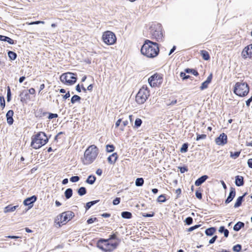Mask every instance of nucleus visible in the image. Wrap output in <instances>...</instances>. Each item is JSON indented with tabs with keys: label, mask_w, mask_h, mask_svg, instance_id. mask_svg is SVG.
<instances>
[{
	"label": "nucleus",
	"mask_w": 252,
	"mask_h": 252,
	"mask_svg": "<svg viewBox=\"0 0 252 252\" xmlns=\"http://www.w3.org/2000/svg\"><path fill=\"white\" fill-rule=\"evenodd\" d=\"M31 146L35 149H37L44 145L48 141V138L44 132H40L32 136Z\"/></svg>",
	"instance_id": "nucleus-3"
},
{
	"label": "nucleus",
	"mask_w": 252,
	"mask_h": 252,
	"mask_svg": "<svg viewBox=\"0 0 252 252\" xmlns=\"http://www.w3.org/2000/svg\"><path fill=\"white\" fill-rule=\"evenodd\" d=\"M195 195H196V197L199 199H201L202 198V194L201 192L196 191L195 192Z\"/></svg>",
	"instance_id": "nucleus-57"
},
{
	"label": "nucleus",
	"mask_w": 252,
	"mask_h": 252,
	"mask_svg": "<svg viewBox=\"0 0 252 252\" xmlns=\"http://www.w3.org/2000/svg\"><path fill=\"white\" fill-rule=\"evenodd\" d=\"M122 217L125 219H130L132 217V214L129 212H123L122 213Z\"/></svg>",
	"instance_id": "nucleus-30"
},
{
	"label": "nucleus",
	"mask_w": 252,
	"mask_h": 252,
	"mask_svg": "<svg viewBox=\"0 0 252 252\" xmlns=\"http://www.w3.org/2000/svg\"><path fill=\"white\" fill-rule=\"evenodd\" d=\"M208 177L207 175H203L198 178L195 182V185L196 186H200L203 183H204L207 179Z\"/></svg>",
	"instance_id": "nucleus-17"
},
{
	"label": "nucleus",
	"mask_w": 252,
	"mask_h": 252,
	"mask_svg": "<svg viewBox=\"0 0 252 252\" xmlns=\"http://www.w3.org/2000/svg\"><path fill=\"white\" fill-rule=\"evenodd\" d=\"M13 115V111L12 110H9L6 115V118H12Z\"/></svg>",
	"instance_id": "nucleus-49"
},
{
	"label": "nucleus",
	"mask_w": 252,
	"mask_h": 252,
	"mask_svg": "<svg viewBox=\"0 0 252 252\" xmlns=\"http://www.w3.org/2000/svg\"><path fill=\"white\" fill-rule=\"evenodd\" d=\"M58 117V115L57 114L50 113L48 116V118L49 119H52L55 118H57Z\"/></svg>",
	"instance_id": "nucleus-52"
},
{
	"label": "nucleus",
	"mask_w": 252,
	"mask_h": 252,
	"mask_svg": "<svg viewBox=\"0 0 252 252\" xmlns=\"http://www.w3.org/2000/svg\"><path fill=\"white\" fill-rule=\"evenodd\" d=\"M96 220V218H90L89 220H88L87 222L88 224H91V223H93Z\"/></svg>",
	"instance_id": "nucleus-53"
},
{
	"label": "nucleus",
	"mask_w": 252,
	"mask_h": 252,
	"mask_svg": "<svg viewBox=\"0 0 252 252\" xmlns=\"http://www.w3.org/2000/svg\"><path fill=\"white\" fill-rule=\"evenodd\" d=\"M98 153V149L95 145H90L85 150L84 156L81 158L82 163L86 165L92 163L96 158Z\"/></svg>",
	"instance_id": "nucleus-2"
},
{
	"label": "nucleus",
	"mask_w": 252,
	"mask_h": 252,
	"mask_svg": "<svg viewBox=\"0 0 252 252\" xmlns=\"http://www.w3.org/2000/svg\"><path fill=\"white\" fill-rule=\"evenodd\" d=\"M166 201L165 196L164 195H160L158 198V201L159 202H164Z\"/></svg>",
	"instance_id": "nucleus-38"
},
{
	"label": "nucleus",
	"mask_w": 252,
	"mask_h": 252,
	"mask_svg": "<svg viewBox=\"0 0 252 252\" xmlns=\"http://www.w3.org/2000/svg\"><path fill=\"white\" fill-rule=\"evenodd\" d=\"M0 106L2 108H4L5 107V99L4 97L2 96H0Z\"/></svg>",
	"instance_id": "nucleus-43"
},
{
	"label": "nucleus",
	"mask_w": 252,
	"mask_h": 252,
	"mask_svg": "<svg viewBox=\"0 0 252 252\" xmlns=\"http://www.w3.org/2000/svg\"><path fill=\"white\" fill-rule=\"evenodd\" d=\"M78 194L82 196L86 193V189L84 187H81L78 190Z\"/></svg>",
	"instance_id": "nucleus-35"
},
{
	"label": "nucleus",
	"mask_w": 252,
	"mask_h": 252,
	"mask_svg": "<svg viewBox=\"0 0 252 252\" xmlns=\"http://www.w3.org/2000/svg\"><path fill=\"white\" fill-rule=\"evenodd\" d=\"M242 55L243 58H251L252 57V44L246 47L243 50Z\"/></svg>",
	"instance_id": "nucleus-13"
},
{
	"label": "nucleus",
	"mask_w": 252,
	"mask_h": 252,
	"mask_svg": "<svg viewBox=\"0 0 252 252\" xmlns=\"http://www.w3.org/2000/svg\"><path fill=\"white\" fill-rule=\"evenodd\" d=\"M180 77L182 78L183 80H186L190 78V76L186 75L185 72H181L180 73Z\"/></svg>",
	"instance_id": "nucleus-41"
},
{
	"label": "nucleus",
	"mask_w": 252,
	"mask_h": 252,
	"mask_svg": "<svg viewBox=\"0 0 252 252\" xmlns=\"http://www.w3.org/2000/svg\"><path fill=\"white\" fill-rule=\"evenodd\" d=\"M141 53L148 58H154L159 52L158 44L149 40H146L141 49Z\"/></svg>",
	"instance_id": "nucleus-1"
},
{
	"label": "nucleus",
	"mask_w": 252,
	"mask_h": 252,
	"mask_svg": "<svg viewBox=\"0 0 252 252\" xmlns=\"http://www.w3.org/2000/svg\"><path fill=\"white\" fill-rule=\"evenodd\" d=\"M240 154V152H235L234 153L230 152V157L234 159H236L239 156Z\"/></svg>",
	"instance_id": "nucleus-36"
},
{
	"label": "nucleus",
	"mask_w": 252,
	"mask_h": 252,
	"mask_svg": "<svg viewBox=\"0 0 252 252\" xmlns=\"http://www.w3.org/2000/svg\"><path fill=\"white\" fill-rule=\"evenodd\" d=\"M81 100V97L77 95H74L71 99V102L72 104L75 103L76 102H79Z\"/></svg>",
	"instance_id": "nucleus-29"
},
{
	"label": "nucleus",
	"mask_w": 252,
	"mask_h": 252,
	"mask_svg": "<svg viewBox=\"0 0 252 252\" xmlns=\"http://www.w3.org/2000/svg\"><path fill=\"white\" fill-rule=\"evenodd\" d=\"M235 184L238 187L243 185V177L240 176H237L235 178Z\"/></svg>",
	"instance_id": "nucleus-22"
},
{
	"label": "nucleus",
	"mask_w": 252,
	"mask_h": 252,
	"mask_svg": "<svg viewBox=\"0 0 252 252\" xmlns=\"http://www.w3.org/2000/svg\"><path fill=\"white\" fill-rule=\"evenodd\" d=\"M225 228H224V226H220V227L219 229V231L220 233H223V231L225 230Z\"/></svg>",
	"instance_id": "nucleus-62"
},
{
	"label": "nucleus",
	"mask_w": 252,
	"mask_h": 252,
	"mask_svg": "<svg viewBox=\"0 0 252 252\" xmlns=\"http://www.w3.org/2000/svg\"><path fill=\"white\" fill-rule=\"evenodd\" d=\"M98 201V200H95V201H91V202H88L87 204H86V210H88L89 209H90L91 208V207L95 204V203H96Z\"/></svg>",
	"instance_id": "nucleus-33"
},
{
	"label": "nucleus",
	"mask_w": 252,
	"mask_h": 252,
	"mask_svg": "<svg viewBox=\"0 0 252 252\" xmlns=\"http://www.w3.org/2000/svg\"><path fill=\"white\" fill-rule=\"evenodd\" d=\"M44 24V22L42 21H37L31 22L29 24V25H37V24Z\"/></svg>",
	"instance_id": "nucleus-51"
},
{
	"label": "nucleus",
	"mask_w": 252,
	"mask_h": 252,
	"mask_svg": "<svg viewBox=\"0 0 252 252\" xmlns=\"http://www.w3.org/2000/svg\"><path fill=\"white\" fill-rule=\"evenodd\" d=\"M199 226V225H196L190 227L188 229V231L190 232L194 230L195 229L198 228Z\"/></svg>",
	"instance_id": "nucleus-54"
},
{
	"label": "nucleus",
	"mask_w": 252,
	"mask_h": 252,
	"mask_svg": "<svg viewBox=\"0 0 252 252\" xmlns=\"http://www.w3.org/2000/svg\"><path fill=\"white\" fill-rule=\"evenodd\" d=\"M64 195L66 199L70 198L72 195V190L71 189H67L64 192Z\"/></svg>",
	"instance_id": "nucleus-28"
},
{
	"label": "nucleus",
	"mask_w": 252,
	"mask_h": 252,
	"mask_svg": "<svg viewBox=\"0 0 252 252\" xmlns=\"http://www.w3.org/2000/svg\"><path fill=\"white\" fill-rule=\"evenodd\" d=\"M185 72L188 73H192L195 76H197L198 75V72L193 69L187 68L185 69Z\"/></svg>",
	"instance_id": "nucleus-32"
},
{
	"label": "nucleus",
	"mask_w": 252,
	"mask_h": 252,
	"mask_svg": "<svg viewBox=\"0 0 252 252\" xmlns=\"http://www.w3.org/2000/svg\"><path fill=\"white\" fill-rule=\"evenodd\" d=\"M144 184V180L143 178H137L135 181L136 186H141Z\"/></svg>",
	"instance_id": "nucleus-34"
},
{
	"label": "nucleus",
	"mask_w": 252,
	"mask_h": 252,
	"mask_svg": "<svg viewBox=\"0 0 252 252\" xmlns=\"http://www.w3.org/2000/svg\"><path fill=\"white\" fill-rule=\"evenodd\" d=\"M120 202V198L119 197L116 198L113 201V204L114 205H118Z\"/></svg>",
	"instance_id": "nucleus-50"
},
{
	"label": "nucleus",
	"mask_w": 252,
	"mask_h": 252,
	"mask_svg": "<svg viewBox=\"0 0 252 252\" xmlns=\"http://www.w3.org/2000/svg\"><path fill=\"white\" fill-rule=\"evenodd\" d=\"M236 192L234 188H231L230 189V191L229 192V195L227 197V199L225 201V203L226 204H228L232 201L234 197L235 196Z\"/></svg>",
	"instance_id": "nucleus-15"
},
{
	"label": "nucleus",
	"mask_w": 252,
	"mask_h": 252,
	"mask_svg": "<svg viewBox=\"0 0 252 252\" xmlns=\"http://www.w3.org/2000/svg\"><path fill=\"white\" fill-rule=\"evenodd\" d=\"M96 180V178L93 175H90L87 179L86 180V183L90 184V185H93L94 184Z\"/></svg>",
	"instance_id": "nucleus-24"
},
{
	"label": "nucleus",
	"mask_w": 252,
	"mask_h": 252,
	"mask_svg": "<svg viewBox=\"0 0 252 252\" xmlns=\"http://www.w3.org/2000/svg\"><path fill=\"white\" fill-rule=\"evenodd\" d=\"M35 92V90L33 88H31L28 90V93L32 94H34Z\"/></svg>",
	"instance_id": "nucleus-59"
},
{
	"label": "nucleus",
	"mask_w": 252,
	"mask_h": 252,
	"mask_svg": "<svg viewBox=\"0 0 252 252\" xmlns=\"http://www.w3.org/2000/svg\"><path fill=\"white\" fill-rule=\"evenodd\" d=\"M185 221L187 224L189 225L192 222V219L191 217H188L185 220Z\"/></svg>",
	"instance_id": "nucleus-48"
},
{
	"label": "nucleus",
	"mask_w": 252,
	"mask_h": 252,
	"mask_svg": "<svg viewBox=\"0 0 252 252\" xmlns=\"http://www.w3.org/2000/svg\"><path fill=\"white\" fill-rule=\"evenodd\" d=\"M224 236L225 237H227L229 234V231L227 229H225V230L223 231Z\"/></svg>",
	"instance_id": "nucleus-64"
},
{
	"label": "nucleus",
	"mask_w": 252,
	"mask_h": 252,
	"mask_svg": "<svg viewBox=\"0 0 252 252\" xmlns=\"http://www.w3.org/2000/svg\"><path fill=\"white\" fill-rule=\"evenodd\" d=\"M248 164L249 167L252 168V158L248 159Z\"/></svg>",
	"instance_id": "nucleus-61"
},
{
	"label": "nucleus",
	"mask_w": 252,
	"mask_h": 252,
	"mask_svg": "<svg viewBox=\"0 0 252 252\" xmlns=\"http://www.w3.org/2000/svg\"><path fill=\"white\" fill-rule=\"evenodd\" d=\"M245 195H246V193H245L243 195H242L241 196H239L237 198V199L236 201V202L234 205V208H236L241 206L242 202L243 200V198Z\"/></svg>",
	"instance_id": "nucleus-23"
},
{
	"label": "nucleus",
	"mask_w": 252,
	"mask_h": 252,
	"mask_svg": "<svg viewBox=\"0 0 252 252\" xmlns=\"http://www.w3.org/2000/svg\"><path fill=\"white\" fill-rule=\"evenodd\" d=\"M212 79V74H211L207 77V80L203 82L200 87L201 90H203L208 88V85L211 83Z\"/></svg>",
	"instance_id": "nucleus-16"
},
{
	"label": "nucleus",
	"mask_w": 252,
	"mask_h": 252,
	"mask_svg": "<svg viewBox=\"0 0 252 252\" xmlns=\"http://www.w3.org/2000/svg\"><path fill=\"white\" fill-rule=\"evenodd\" d=\"M244 226V223L242 222L239 221L233 227V229L235 231H239L242 227Z\"/></svg>",
	"instance_id": "nucleus-25"
},
{
	"label": "nucleus",
	"mask_w": 252,
	"mask_h": 252,
	"mask_svg": "<svg viewBox=\"0 0 252 252\" xmlns=\"http://www.w3.org/2000/svg\"><path fill=\"white\" fill-rule=\"evenodd\" d=\"M18 207V205L12 206L11 205H8L6 206L4 208L3 212L5 213H7L9 212H14L17 208Z\"/></svg>",
	"instance_id": "nucleus-19"
},
{
	"label": "nucleus",
	"mask_w": 252,
	"mask_h": 252,
	"mask_svg": "<svg viewBox=\"0 0 252 252\" xmlns=\"http://www.w3.org/2000/svg\"><path fill=\"white\" fill-rule=\"evenodd\" d=\"M142 123V120L139 118H137L134 122V126H140Z\"/></svg>",
	"instance_id": "nucleus-44"
},
{
	"label": "nucleus",
	"mask_w": 252,
	"mask_h": 252,
	"mask_svg": "<svg viewBox=\"0 0 252 252\" xmlns=\"http://www.w3.org/2000/svg\"><path fill=\"white\" fill-rule=\"evenodd\" d=\"M24 95V98L28 99L29 97V93L27 91H23L20 94L21 96Z\"/></svg>",
	"instance_id": "nucleus-42"
},
{
	"label": "nucleus",
	"mask_w": 252,
	"mask_h": 252,
	"mask_svg": "<svg viewBox=\"0 0 252 252\" xmlns=\"http://www.w3.org/2000/svg\"><path fill=\"white\" fill-rule=\"evenodd\" d=\"M11 91L9 87H8L7 88V101L9 102L11 100Z\"/></svg>",
	"instance_id": "nucleus-40"
},
{
	"label": "nucleus",
	"mask_w": 252,
	"mask_h": 252,
	"mask_svg": "<svg viewBox=\"0 0 252 252\" xmlns=\"http://www.w3.org/2000/svg\"><path fill=\"white\" fill-rule=\"evenodd\" d=\"M69 97H70V94H69V92H68L67 93H66L65 94L63 95V98L65 99L68 98Z\"/></svg>",
	"instance_id": "nucleus-60"
},
{
	"label": "nucleus",
	"mask_w": 252,
	"mask_h": 252,
	"mask_svg": "<svg viewBox=\"0 0 252 252\" xmlns=\"http://www.w3.org/2000/svg\"><path fill=\"white\" fill-rule=\"evenodd\" d=\"M60 80L63 83L71 85L76 82V74L71 72L65 73L61 76Z\"/></svg>",
	"instance_id": "nucleus-9"
},
{
	"label": "nucleus",
	"mask_w": 252,
	"mask_h": 252,
	"mask_svg": "<svg viewBox=\"0 0 252 252\" xmlns=\"http://www.w3.org/2000/svg\"><path fill=\"white\" fill-rule=\"evenodd\" d=\"M227 135L224 133L220 134L215 140L216 144L219 146H223L227 143Z\"/></svg>",
	"instance_id": "nucleus-12"
},
{
	"label": "nucleus",
	"mask_w": 252,
	"mask_h": 252,
	"mask_svg": "<svg viewBox=\"0 0 252 252\" xmlns=\"http://www.w3.org/2000/svg\"><path fill=\"white\" fill-rule=\"evenodd\" d=\"M252 101V96L249 98L246 102V104L247 106H249L251 102Z\"/></svg>",
	"instance_id": "nucleus-56"
},
{
	"label": "nucleus",
	"mask_w": 252,
	"mask_h": 252,
	"mask_svg": "<svg viewBox=\"0 0 252 252\" xmlns=\"http://www.w3.org/2000/svg\"><path fill=\"white\" fill-rule=\"evenodd\" d=\"M241 249V246L240 245H238V244L234 246L233 248V250L234 252H240Z\"/></svg>",
	"instance_id": "nucleus-45"
},
{
	"label": "nucleus",
	"mask_w": 252,
	"mask_h": 252,
	"mask_svg": "<svg viewBox=\"0 0 252 252\" xmlns=\"http://www.w3.org/2000/svg\"><path fill=\"white\" fill-rule=\"evenodd\" d=\"M79 180V177L78 176H73L70 179V181L73 183L77 182Z\"/></svg>",
	"instance_id": "nucleus-47"
},
{
	"label": "nucleus",
	"mask_w": 252,
	"mask_h": 252,
	"mask_svg": "<svg viewBox=\"0 0 252 252\" xmlns=\"http://www.w3.org/2000/svg\"><path fill=\"white\" fill-rule=\"evenodd\" d=\"M106 147L108 152H112L114 150V147L112 145H107Z\"/></svg>",
	"instance_id": "nucleus-39"
},
{
	"label": "nucleus",
	"mask_w": 252,
	"mask_h": 252,
	"mask_svg": "<svg viewBox=\"0 0 252 252\" xmlns=\"http://www.w3.org/2000/svg\"><path fill=\"white\" fill-rule=\"evenodd\" d=\"M36 199H37L36 197L35 196L33 195L32 197H29V198H27V199H26L24 201V204L25 206H30V208H31V207H32V204L34 202H35Z\"/></svg>",
	"instance_id": "nucleus-14"
},
{
	"label": "nucleus",
	"mask_w": 252,
	"mask_h": 252,
	"mask_svg": "<svg viewBox=\"0 0 252 252\" xmlns=\"http://www.w3.org/2000/svg\"><path fill=\"white\" fill-rule=\"evenodd\" d=\"M118 158V155L117 153H115L112 154L108 158V161L110 164H114Z\"/></svg>",
	"instance_id": "nucleus-18"
},
{
	"label": "nucleus",
	"mask_w": 252,
	"mask_h": 252,
	"mask_svg": "<svg viewBox=\"0 0 252 252\" xmlns=\"http://www.w3.org/2000/svg\"><path fill=\"white\" fill-rule=\"evenodd\" d=\"M216 231V229L214 227H211L208 228L205 231V233L208 236H212Z\"/></svg>",
	"instance_id": "nucleus-27"
},
{
	"label": "nucleus",
	"mask_w": 252,
	"mask_h": 252,
	"mask_svg": "<svg viewBox=\"0 0 252 252\" xmlns=\"http://www.w3.org/2000/svg\"><path fill=\"white\" fill-rule=\"evenodd\" d=\"M148 82L152 87L159 86L162 82V77L160 74L156 73L148 79Z\"/></svg>",
	"instance_id": "nucleus-11"
},
{
	"label": "nucleus",
	"mask_w": 252,
	"mask_h": 252,
	"mask_svg": "<svg viewBox=\"0 0 252 252\" xmlns=\"http://www.w3.org/2000/svg\"><path fill=\"white\" fill-rule=\"evenodd\" d=\"M206 137V134H197L196 140L198 141L200 139H204Z\"/></svg>",
	"instance_id": "nucleus-46"
},
{
	"label": "nucleus",
	"mask_w": 252,
	"mask_h": 252,
	"mask_svg": "<svg viewBox=\"0 0 252 252\" xmlns=\"http://www.w3.org/2000/svg\"><path fill=\"white\" fill-rule=\"evenodd\" d=\"M7 122L9 125H12L13 123V118H7Z\"/></svg>",
	"instance_id": "nucleus-55"
},
{
	"label": "nucleus",
	"mask_w": 252,
	"mask_h": 252,
	"mask_svg": "<svg viewBox=\"0 0 252 252\" xmlns=\"http://www.w3.org/2000/svg\"><path fill=\"white\" fill-rule=\"evenodd\" d=\"M150 95V92L147 86H143L137 94L136 101L139 104H143Z\"/></svg>",
	"instance_id": "nucleus-8"
},
{
	"label": "nucleus",
	"mask_w": 252,
	"mask_h": 252,
	"mask_svg": "<svg viewBox=\"0 0 252 252\" xmlns=\"http://www.w3.org/2000/svg\"><path fill=\"white\" fill-rule=\"evenodd\" d=\"M0 40L7 42L10 44H14V41L9 37L0 35Z\"/></svg>",
	"instance_id": "nucleus-21"
},
{
	"label": "nucleus",
	"mask_w": 252,
	"mask_h": 252,
	"mask_svg": "<svg viewBox=\"0 0 252 252\" xmlns=\"http://www.w3.org/2000/svg\"><path fill=\"white\" fill-rule=\"evenodd\" d=\"M74 216V213L72 212H65L57 216L55 220V222L60 227L62 225L65 224Z\"/></svg>",
	"instance_id": "nucleus-7"
},
{
	"label": "nucleus",
	"mask_w": 252,
	"mask_h": 252,
	"mask_svg": "<svg viewBox=\"0 0 252 252\" xmlns=\"http://www.w3.org/2000/svg\"><path fill=\"white\" fill-rule=\"evenodd\" d=\"M150 34L153 39L157 41L163 40V32L161 25L160 24H154L151 27Z\"/></svg>",
	"instance_id": "nucleus-6"
},
{
	"label": "nucleus",
	"mask_w": 252,
	"mask_h": 252,
	"mask_svg": "<svg viewBox=\"0 0 252 252\" xmlns=\"http://www.w3.org/2000/svg\"><path fill=\"white\" fill-rule=\"evenodd\" d=\"M118 246L116 242L109 240L100 239L97 243V247L104 252H110L115 250Z\"/></svg>",
	"instance_id": "nucleus-5"
},
{
	"label": "nucleus",
	"mask_w": 252,
	"mask_h": 252,
	"mask_svg": "<svg viewBox=\"0 0 252 252\" xmlns=\"http://www.w3.org/2000/svg\"><path fill=\"white\" fill-rule=\"evenodd\" d=\"M102 173V170L100 169H98L96 171V174L99 176H100L101 175Z\"/></svg>",
	"instance_id": "nucleus-63"
},
{
	"label": "nucleus",
	"mask_w": 252,
	"mask_h": 252,
	"mask_svg": "<svg viewBox=\"0 0 252 252\" xmlns=\"http://www.w3.org/2000/svg\"><path fill=\"white\" fill-rule=\"evenodd\" d=\"M201 54L203 59L204 60L207 61L210 59V56L208 52L205 50H202L201 51Z\"/></svg>",
	"instance_id": "nucleus-26"
},
{
	"label": "nucleus",
	"mask_w": 252,
	"mask_h": 252,
	"mask_svg": "<svg viewBox=\"0 0 252 252\" xmlns=\"http://www.w3.org/2000/svg\"><path fill=\"white\" fill-rule=\"evenodd\" d=\"M8 56L11 60H14L17 58V54L15 52L11 51H8Z\"/></svg>",
	"instance_id": "nucleus-31"
},
{
	"label": "nucleus",
	"mask_w": 252,
	"mask_h": 252,
	"mask_svg": "<svg viewBox=\"0 0 252 252\" xmlns=\"http://www.w3.org/2000/svg\"><path fill=\"white\" fill-rule=\"evenodd\" d=\"M102 38L103 42L107 45L114 44L117 40L115 34L109 31L103 32Z\"/></svg>",
	"instance_id": "nucleus-10"
},
{
	"label": "nucleus",
	"mask_w": 252,
	"mask_h": 252,
	"mask_svg": "<svg viewBox=\"0 0 252 252\" xmlns=\"http://www.w3.org/2000/svg\"><path fill=\"white\" fill-rule=\"evenodd\" d=\"M188 148V144L185 143L182 145V148L180 149V152L181 153H186L187 152Z\"/></svg>",
	"instance_id": "nucleus-37"
},
{
	"label": "nucleus",
	"mask_w": 252,
	"mask_h": 252,
	"mask_svg": "<svg viewBox=\"0 0 252 252\" xmlns=\"http://www.w3.org/2000/svg\"><path fill=\"white\" fill-rule=\"evenodd\" d=\"M133 119L132 116L129 115L128 118L126 120H124L123 118L122 119V124L124 126H126L128 125H132Z\"/></svg>",
	"instance_id": "nucleus-20"
},
{
	"label": "nucleus",
	"mask_w": 252,
	"mask_h": 252,
	"mask_svg": "<svg viewBox=\"0 0 252 252\" xmlns=\"http://www.w3.org/2000/svg\"><path fill=\"white\" fill-rule=\"evenodd\" d=\"M217 238V236H214L211 240H210L209 243L210 244L214 243L215 242V241H216Z\"/></svg>",
	"instance_id": "nucleus-58"
},
{
	"label": "nucleus",
	"mask_w": 252,
	"mask_h": 252,
	"mask_svg": "<svg viewBox=\"0 0 252 252\" xmlns=\"http://www.w3.org/2000/svg\"><path fill=\"white\" fill-rule=\"evenodd\" d=\"M250 91L249 86L246 82H237L234 86V93L241 97L247 95Z\"/></svg>",
	"instance_id": "nucleus-4"
}]
</instances>
